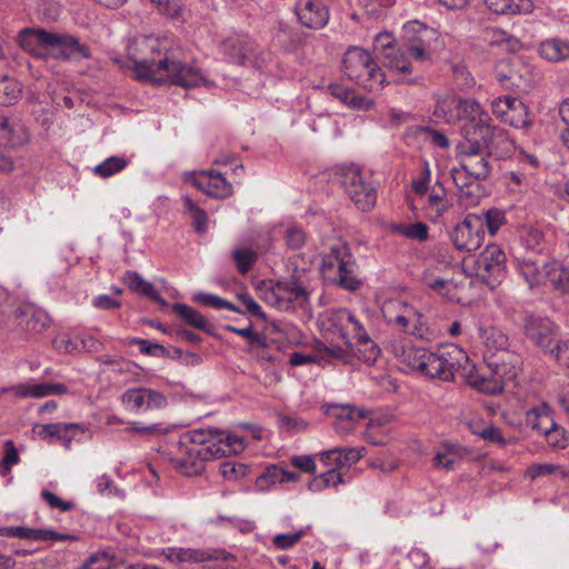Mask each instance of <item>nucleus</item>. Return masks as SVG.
Segmentation results:
<instances>
[{"label":"nucleus","mask_w":569,"mask_h":569,"mask_svg":"<svg viewBox=\"0 0 569 569\" xmlns=\"http://www.w3.org/2000/svg\"><path fill=\"white\" fill-rule=\"evenodd\" d=\"M461 163L478 180L486 179L490 172V163L483 154L463 158Z\"/></svg>","instance_id":"nucleus-50"},{"label":"nucleus","mask_w":569,"mask_h":569,"mask_svg":"<svg viewBox=\"0 0 569 569\" xmlns=\"http://www.w3.org/2000/svg\"><path fill=\"white\" fill-rule=\"evenodd\" d=\"M221 50L231 62L238 64H251L260 68L256 48L252 42L241 38H229L221 44Z\"/></svg>","instance_id":"nucleus-26"},{"label":"nucleus","mask_w":569,"mask_h":569,"mask_svg":"<svg viewBox=\"0 0 569 569\" xmlns=\"http://www.w3.org/2000/svg\"><path fill=\"white\" fill-rule=\"evenodd\" d=\"M162 555L168 561L173 563H198L214 560L222 563H213L207 566L206 569H233L228 563L234 560V556L226 550L170 547L164 549Z\"/></svg>","instance_id":"nucleus-15"},{"label":"nucleus","mask_w":569,"mask_h":569,"mask_svg":"<svg viewBox=\"0 0 569 569\" xmlns=\"http://www.w3.org/2000/svg\"><path fill=\"white\" fill-rule=\"evenodd\" d=\"M408 136L413 137L419 142L430 143L441 149H447L449 147L448 138L442 132L429 127H412L408 130Z\"/></svg>","instance_id":"nucleus-43"},{"label":"nucleus","mask_w":569,"mask_h":569,"mask_svg":"<svg viewBox=\"0 0 569 569\" xmlns=\"http://www.w3.org/2000/svg\"><path fill=\"white\" fill-rule=\"evenodd\" d=\"M124 280L130 290L141 293L154 301L160 300V297L153 284L146 281L139 273L129 271L126 273Z\"/></svg>","instance_id":"nucleus-46"},{"label":"nucleus","mask_w":569,"mask_h":569,"mask_svg":"<svg viewBox=\"0 0 569 569\" xmlns=\"http://www.w3.org/2000/svg\"><path fill=\"white\" fill-rule=\"evenodd\" d=\"M482 221H485L489 233L495 236L507 220L503 210L491 208L483 213Z\"/></svg>","instance_id":"nucleus-58"},{"label":"nucleus","mask_w":569,"mask_h":569,"mask_svg":"<svg viewBox=\"0 0 569 569\" xmlns=\"http://www.w3.org/2000/svg\"><path fill=\"white\" fill-rule=\"evenodd\" d=\"M547 283L546 289L568 293L569 292V267L557 260L546 262Z\"/></svg>","instance_id":"nucleus-34"},{"label":"nucleus","mask_w":569,"mask_h":569,"mask_svg":"<svg viewBox=\"0 0 569 569\" xmlns=\"http://www.w3.org/2000/svg\"><path fill=\"white\" fill-rule=\"evenodd\" d=\"M296 14L299 22L309 29H321L329 21V10L322 0H298Z\"/></svg>","instance_id":"nucleus-23"},{"label":"nucleus","mask_w":569,"mask_h":569,"mask_svg":"<svg viewBox=\"0 0 569 569\" xmlns=\"http://www.w3.org/2000/svg\"><path fill=\"white\" fill-rule=\"evenodd\" d=\"M399 362L411 371L422 376L450 381L463 362H468L466 352L457 346H450L440 351H430L410 343L395 347Z\"/></svg>","instance_id":"nucleus-5"},{"label":"nucleus","mask_w":569,"mask_h":569,"mask_svg":"<svg viewBox=\"0 0 569 569\" xmlns=\"http://www.w3.org/2000/svg\"><path fill=\"white\" fill-rule=\"evenodd\" d=\"M493 114L502 122L522 129L530 126L527 106L518 98L509 94L499 97L491 102Z\"/></svg>","instance_id":"nucleus-20"},{"label":"nucleus","mask_w":569,"mask_h":569,"mask_svg":"<svg viewBox=\"0 0 569 569\" xmlns=\"http://www.w3.org/2000/svg\"><path fill=\"white\" fill-rule=\"evenodd\" d=\"M481 198V188L479 182H472L468 187L458 190V201L465 208L476 207Z\"/></svg>","instance_id":"nucleus-54"},{"label":"nucleus","mask_w":569,"mask_h":569,"mask_svg":"<svg viewBox=\"0 0 569 569\" xmlns=\"http://www.w3.org/2000/svg\"><path fill=\"white\" fill-rule=\"evenodd\" d=\"M121 403L127 411L139 415L164 408L167 398L153 389L131 388L121 395Z\"/></svg>","instance_id":"nucleus-19"},{"label":"nucleus","mask_w":569,"mask_h":569,"mask_svg":"<svg viewBox=\"0 0 569 569\" xmlns=\"http://www.w3.org/2000/svg\"><path fill=\"white\" fill-rule=\"evenodd\" d=\"M540 57L550 62H562L569 59V41L559 38L543 40L539 44Z\"/></svg>","instance_id":"nucleus-37"},{"label":"nucleus","mask_w":569,"mask_h":569,"mask_svg":"<svg viewBox=\"0 0 569 569\" xmlns=\"http://www.w3.org/2000/svg\"><path fill=\"white\" fill-rule=\"evenodd\" d=\"M305 536V529H299L290 533H278L273 537L272 543L279 550H287L297 545Z\"/></svg>","instance_id":"nucleus-59"},{"label":"nucleus","mask_w":569,"mask_h":569,"mask_svg":"<svg viewBox=\"0 0 569 569\" xmlns=\"http://www.w3.org/2000/svg\"><path fill=\"white\" fill-rule=\"evenodd\" d=\"M29 141V131L16 117L0 114V148H16Z\"/></svg>","instance_id":"nucleus-25"},{"label":"nucleus","mask_w":569,"mask_h":569,"mask_svg":"<svg viewBox=\"0 0 569 569\" xmlns=\"http://www.w3.org/2000/svg\"><path fill=\"white\" fill-rule=\"evenodd\" d=\"M383 318L406 333L423 338L427 328L422 322V316L412 306L401 299H389L381 307Z\"/></svg>","instance_id":"nucleus-13"},{"label":"nucleus","mask_w":569,"mask_h":569,"mask_svg":"<svg viewBox=\"0 0 569 569\" xmlns=\"http://www.w3.org/2000/svg\"><path fill=\"white\" fill-rule=\"evenodd\" d=\"M19 43L28 53L44 60L87 57V49L73 36L43 29H24L19 36Z\"/></svg>","instance_id":"nucleus-6"},{"label":"nucleus","mask_w":569,"mask_h":569,"mask_svg":"<svg viewBox=\"0 0 569 569\" xmlns=\"http://www.w3.org/2000/svg\"><path fill=\"white\" fill-rule=\"evenodd\" d=\"M126 432L138 435L141 437H150L164 435L169 431V428L162 423H151L148 426H141L138 422H133L130 427L124 429Z\"/></svg>","instance_id":"nucleus-56"},{"label":"nucleus","mask_w":569,"mask_h":569,"mask_svg":"<svg viewBox=\"0 0 569 569\" xmlns=\"http://www.w3.org/2000/svg\"><path fill=\"white\" fill-rule=\"evenodd\" d=\"M395 230L409 239H416L425 241L428 239V227L423 222H415L410 224H399L395 227Z\"/></svg>","instance_id":"nucleus-55"},{"label":"nucleus","mask_w":569,"mask_h":569,"mask_svg":"<svg viewBox=\"0 0 569 569\" xmlns=\"http://www.w3.org/2000/svg\"><path fill=\"white\" fill-rule=\"evenodd\" d=\"M516 269L520 278L529 287V289L546 290V262L540 266L536 260L531 258H517Z\"/></svg>","instance_id":"nucleus-28"},{"label":"nucleus","mask_w":569,"mask_h":569,"mask_svg":"<svg viewBox=\"0 0 569 569\" xmlns=\"http://www.w3.org/2000/svg\"><path fill=\"white\" fill-rule=\"evenodd\" d=\"M320 330L329 336L341 339L345 345H321L320 350L327 357L346 365L362 361L373 365L381 353L379 346L370 338L361 320L347 309H331L322 312L319 318Z\"/></svg>","instance_id":"nucleus-2"},{"label":"nucleus","mask_w":569,"mask_h":569,"mask_svg":"<svg viewBox=\"0 0 569 569\" xmlns=\"http://www.w3.org/2000/svg\"><path fill=\"white\" fill-rule=\"evenodd\" d=\"M550 353L561 366L569 368V339L557 340Z\"/></svg>","instance_id":"nucleus-64"},{"label":"nucleus","mask_w":569,"mask_h":569,"mask_svg":"<svg viewBox=\"0 0 569 569\" xmlns=\"http://www.w3.org/2000/svg\"><path fill=\"white\" fill-rule=\"evenodd\" d=\"M222 477L230 481H237L250 473V468L241 462L226 461L220 466Z\"/></svg>","instance_id":"nucleus-53"},{"label":"nucleus","mask_w":569,"mask_h":569,"mask_svg":"<svg viewBox=\"0 0 569 569\" xmlns=\"http://www.w3.org/2000/svg\"><path fill=\"white\" fill-rule=\"evenodd\" d=\"M22 96L21 83L9 76H0V106L16 104Z\"/></svg>","instance_id":"nucleus-44"},{"label":"nucleus","mask_w":569,"mask_h":569,"mask_svg":"<svg viewBox=\"0 0 569 569\" xmlns=\"http://www.w3.org/2000/svg\"><path fill=\"white\" fill-rule=\"evenodd\" d=\"M340 483H343L341 472L337 470H327L326 472L313 477L308 483V489L312 492H321L330 487H337Z\"/></svg>","instance_id":"nucleus-45"},{"label":"nucleus","mask_w":569,"mask_h":569,"mask_svg":"<svg viewBox=\"0 0 569 569\" xmlns=\"http://www.w3.org/2000/svg\"><path fill=\"white\" fill-rule=\"evenodd\" d=\"M156 8V10L166 17L178 19L181 17L183 6L170 0H149Z\"/></svg>","instance_id":"nucleus-61"},{"label":"nucleus","mask_w":569,"mask_h":569,"mask_svg":"<svg viewBox=\"0 0 569 569\" xmlns=\"http://www.w3.org/2000/svg\"><path fill=\"white\" fill-rule=\"evenodd\" d=\"M517 233L521 247L527 251L545 253L550 248L551 239L549 233L539 227L531 224L521 226Z\"/></svg>","instance_id":"nucleus-29"},{"label":"nucleus","mask_w":569,"mask_h":569,"mask_svg":"<svg viewBox=\"0 0 569 569\" xmlns=\"http://www.w3.org/2000/svg\"><path fill=\"white\" fill-rule=\"evenodd\" d=\"M327 412L331 413L337 418L335 428L340 433H347L355 429L357 422L366 417V412L362 409H357L350 406H337L332 405L329 407Z\"/></svg>","instance_id":"nucleus-32"},{"label":"nucleus","mask_w":569,"mask_h":569,"mask_svg":"<svg viewBox=\"0 0 569 569\" xmlns=\"http://www.w3.org/2000/svg\"><path fill=\"white\" fill-rule=\"evenodd\" d=\"M548 445L555 449H565L569 445V436L566 430L559 427L555 421L551 428L543 430Z\"/></svg>","instance_id":"nucleus-52"},{"label":"nucleus","mask_w":569,"mask_h":569,"mask_svg":"<svg viewBox=\"0 0 569 569\" xmlns=\"http://www.w3.org/2000/svg\"><path fill=\"white\" fill-rule=\"evenodd\" d=\"M3 392H11L19 398H44L60 396L68 392V388L59 382H38L33 379L3 388Z\"/></svg>","instance_id":"nucleus-24"},{"label":"nucleus","mask_w":569,"mask_h":569,"mask_svg":"<svg viewBox=\"0 0 569 569\" xmlns=\"http://www.w3.org/2000/svg\"><path fill=\"white\" fill-rule=\"evenodd\" d=\"M260 297L269 306L282 311L302 308L308 302L307 290L296 281L262 282L259 287Z\"/></svg>","instance_id":"nucleus-11"},{"label":"nucleus","mask_w":569,"mask_h":569,"mask_svg":"<svg viewBox=\"0 0 569 569\" xmlns=\"http://www.w3.org/2000/svg\"><path fill=\"white\" fill-rule=\"evenodd\" d=\"M330 96L337 98L343 104L359 110H369L372 101L357 96L353 90L341 84H329L327 88Z\"/></svg>","instance_id":"nucleus-40"},{"label":"nucleus","mask_w":569,"mask_h":569,"mask_svg":"<svg viewBox=\"0 0 569 569\" xmlns=\"http://www.w3.org/2000/svg\"><path fill=\"white\" fill-rule=\"evenodd\" d=\"M184 210L192 219L193 227L198 233H204L208 230V216L189 196L182 197Z\"/></svg>","instance_id":"nucleus-47"},{"label":"nucleus","mask_w":569,"mask_h":569,"mask_svg":"<svg viewBox=\"0 0 569 569\" xmlns=\"http://www.w3.org/2000/svg\"><path fill=\"white\" fill-rule=\"evenodd\" d=\"M461 121H465L463 133L469 137L470 132L479 134L486 144H495V139L502 143L501 154H509L513 143L507 133L491 123V118L481 104L475 99H465L461 112Z\"/></svg>","instance_id":"nucleus-7"},{"label":"nucleus","mask_w":569,"mask_h":569,"mask_svg":"<svg viewBox=\"0 0 569 569\" xmlns=\"http://www.w3.org/2000/svg\"><path fill=\"white\" fill-rule=\"evenodd\" d=\"M431 172L428 162L423 163L420 176L412 182V189L417 196H425L429 189Z\"/></svg>","instance_id":"nucleus-63"},{"label":"nucleus","mask_w":569,"mask_h":569,"mask_svg":"<svg viewBox=\"0 0 569 569\" xmlns=\"http://www.w3.org/2000/svg\"><path fill=\"white\" fill-rule=\"evenodd\" d=\"M247 437L217 429H193L184 432L172 448L171 461L186 476L199 475L204 462L244 450Z\"/></svg>","instance_id":"nucleus-3"},{"label":"nucleus","mask_w":569,"mask_h":569,"mask_svg":"<svg viewBox=\"0 0 569 569\" xmlns=\"http://www.w3.org/2000/svg\"><path fill=\"white\" fill-rule=\"evenodd\" d=\"M507 257L497 244H489L477 259V272L482 280L495 288L506 276Z\"/></svg>","instance_id":"nucleus-17"},{"label":"nucleus","mask_w":569,"mask_h":569,"mask_svg":"<svg viewBox=\"0 0 569 569\" xmlns=\"http://www.w3.org/2000/svg\"><path fill=\"white\" fill-rule=\"evenodd\" d=\"M276 483H280L277 465L268 466L266 471L256 479V488L259 491H267Z\"/></svg>","instance_id":"nucleus-60"},{"label":"nucleus","mask_w":569,"mask_h":569,"mask_svg":"<svg viewBox=\"0 0 569 569\" xmlns=\"http://www.w3.org/2000/svg\"><path fill=\"white\" fill-rule=\"evenodd\" d=\"M526 337L536 346L550 352L555 347L557 326L548 318L529 317L525 323Z\"/></svg>","instance_id":"nucleus-22"},{"label":"nucleus","mask_w":569,"mask_h":569,"mask_svg":"<svg viewBox=\"0 0 569 569\" xmlns=\"http://www.w3.org/2000/svg\"><path fill=\"white\" fill-rule=\"evenodd\" d=\"M341 248H331V254L325 257L320 267L322 276L337 282L343 288L356 289L359 284L355 276V263L351 257L346 252H341Z\"/></svg>","instance_id":"nucleus-16"},{"label":"nucleus","mask_w":569,"mask_h":569,"mask_svg":"<svg viewBox=\"0 0 569 569\" xmlns=\"http://www.w3.org/2000/svg\"><path fill=\"white\" fill-rule=\"evenodd\" d=\"M342 68L350 80L369 91H378L387 82L386 74L370 52L359 47H352L346 51Z\"/></svg>","instance_id":"nucleus-8"},{"label":"nucleus","mask_w":569,"mask_h":569,"mask_svg":"<svg viewBox=\"0 0 569 569\" xmlns=\"http://www.w3.org/2000/svg\"><path fill=\"white\" fill-rule=\"evenodd\" d=\"M463 100L453 94H439L436 97L433 117L446 123L461 121Z\"/></svg>","instance_id":"nucleus-30"},{"label":"nucleus","mask_w":569,"mask_h":569,"mask_svg":"<svg viewBox=\"0 0 569 569\" xmlns=\"http://www.w3.org/2000/svg\"><path fill=\"white\" fill-rule=\"evenodd\" d=\"M478 333L482 343L486 362H489V360L500 361L507 363L508 367L517 365V372L519 371L520 359L510 352L509 337L501 329L480 321L478 323Z\"/></svg>","instance_id":"nucleus-14"},{"label":"nucleus","mask_w":569,"mask_h":569,"mask_svg":"<svg viewBox=\"0 0 569 569\" xmlns=\"http://www.w3.org/2000/svg\"><path fill=\"white\" fill-rule=\"evenodd\" d=\"M232 257L241 273H246L257 259L256 252L249 248H236Z\"/></svg>","instance_id":"nucleus-57"},{"label":"nucleus","mask_w":569,"mask_h":569,"mask_svg":"<svg viewBox=\"0 0 569 569\" xmlns=\"http://www.w3.org/2000/svg\"><path fill=\"white\" fill-rule=\"evenodd\" d=\"M449 208V202L446 198V192L442 186L437 182L429 192L427 200L422 207L425 214L430 220L436 221Z\"/></svg>","instance_id":"nucleus-36"},{"label":"nucleus","mask_w":569,"mask_h":569,"mask_svg":"<svg viewBox=\"0 0 569 569\" xmlns=\"http://www.w3.org/2000/svg\"><path fill=\"white\" fill-rule=\"evenodd\" d=\"M172 310L189 326L209 332L211 325L199 311L184 303H173Z\"/></svg>","instance_id":"nucleus-42"},{"label":"nucleus","mask_w":569,"mask_h":569,"mask_svg":"<svg viewBox=\"0 0 569 569\" xmlns=\"http://www.w3.org/2000/svg\"><path fill=\"white\" fill-rule=\"evenodd\" d=\"M467 142L461 143L459 146L460 154L463 158L467 157H478L483 154L485 150H488V153H495L497 157L502 158L508 154H501L502 152V143L499 139H495V144H486L485 141L480 138L479 134H475L470 132L469 137H466Z\"/></svg>","instance_id":"nucleus-33"},{"label":"nucleus","mask_w":569,"mask_h":569,"mask_svg":"<svg viewBox=\"0 0 569 569\" xmlns=\"http://www.w3.org/2000/svg\"><path fill=\"white\" fill-rule=\"evenodd\" d=\"M341 183L346 193L361 211H368L376 204L377 192L372 176L357 166L340 170Z\"/></svg>","instance_id":"nucleus-10"},{"label":"nucleus","mask_w":569,"mask_h":569,"mask_svg":"<svg viewBox=\"0 0 569 569\" xmlns=\"http://www.w3.org/2000/svg\"><path fill=\"white\" fill-rule=\"evenodd\" d=\"M188 181L212 198L223 199L232 193L231 183L220 172L214 170L191 173Z\"/></svg>","instance_id":"nucleus-21"},{"label":"nucleus","mask_w":569,"mask_h":569,"mask_svg":"<svg viewBox=\"0 0 569 569\" xmlns=\"http://www.w3.org/2000/svg\"><path fill=\"white\" fill-rule=\"evenodd\" d=\"M436 39V31L420 21H408L402 27V44L393 43L388 33L378 34L376 50H380L383 66L399 74L402 80L411 74L416 64L431 60V41Z\"/></svg>","instance_id":"nucleus-4"},{"label":"nucleus","mask_w":569,"mask_h":569,"mask_svg":"<svg viewBox=\"0 0 569 569\" xmlns=\"http://www.w3.org/2000/svg\"><path fill=\"white\" fill-rule=\"evenodd\" d=\"M193 301L201 303L203 306H208L214 309H228L231 311L240 312L239 308L233 306L231 302L227 301L226 299L212 295V293H206V292H198L193 296Z\"/></svg>","instance_id":"nucleus-51"},{"label":"nucleus","mask_w":569,"mask_h":569,"mask_svg":"<svg viewBox=\"0 0 569 569\" xmlns=\"http://www.w3.org/2000/svg\"><path fill=\"white\" fill-rule=\"evenodd\" d=\"M482 217L470 213L456 226L451 232V241L459 251L471 252L479 249L485 239Z\"/></svg>","instance_id":"nucleus-18"},{"label":"nucleus","mask_w":569,"mask_h":569,"mask_svg":"<svg viewBox=\"0 0 569 569\" xmlns=\"http://www.w3.org/2000/svg\"><path fill=\"white\" fill-rule=\"evenodd\" d=\"M460 460V456L457 452L455 446L443 445L433 457V465L437 468L446 470H452L456 468Z\"/></svg>","instance_id":"nucleus-48"},{"label":"nucleus","mask_w":569,"mask_h":569,"mask_svg":"<svg viewBox=\"0 0 569 569\" xmlns=\"http://www.w3.org/2000/svg\"><path fill=\"white\" fill-rule=\"evenodd\" d=\"M488 9L497 14L529 13L533 9L531 0H485Z\"/></svg>","instance_id":"nucleus-39"},{"label":"nucleus","mask_w":569,"mask_h":569,"mask_svg":"<svg viewBox=\"0 0 569 569\" xmlns=\"http://www.w3.org/2000/svg\"><path fill=\"white\" fill-rule=\"evenodd\" d=\"M17 320L18 326L22 330L32 333L43 332L51 321L49 315L44 310L33 307L19 309L17 311Z\"/></svg>","instance_id":"nucleus-31"},{"label":"nucleus","mask_w":569,"mask_h":569,"mask_svg":"<svg viewBox=\"0 0 569 569\" xmlns=\"http://www.w3.org/2000/svg\"><path fill=\"white\" fill-rule=\"evenodd\" d=\"M451 272L450 263L432 261L422 274V282L433 292L442 296L449 301L465 303L467 297L465 287L449 278Z\"/></svg>","instance_id":"nucleus-12"},{"label":"nucleus","mask_w":569,"mask_h":569,"mask_svg":"<svg viewBox=\"0 0 569 569\" xmlns=\"http://www.w3.org/2000/svg\"><path fill=\"white\" fill-rule=\"evenodd\" d=\"M451 178L458 190L463 189L469 184H472V182L479 181L471 173H469V171L462 166V163L459 167H455L451 169Z\"/></svg>","instance_id":"nucleus-62"},{"label":"nucleus","mask_w":569,"mask_h":569,"mask_svg":"<svg viewBox=\"0 0 569 569\" xmlns=\"http://www.w3.org/2000/svg\"><path fill=\"white\" fill-rule=\"evenodd\" d=\"M365 448H333L318 455L319 460L328 470L340 471L343 467H349L358 462Z\"/></svg>","instance_id":"nucleus-27"},{"label":"nucleus","mask_w":569,"mask_h":569,"mask_svg":"<svg viewBox=\"0 0 569 569\" xmlns=\"http://www.w3.org/2000/svg\"><path fill=\"white\" fill-rule=\"evenodd\" d=\"M174 39L166 34H137L128 39L127 58L137 79L184 88L213 83L201 69L173 58Z\"/></svg>","instance_id":"nucleus-1"},{"label":"nucleus","mask_w":569,"mask_h":569,"mask_svg":"<svg viewBox=\"0 0 569 569\" xmlns=\"http://www.w3.org/2000/svg\"><path fill=\"white\" fill-rule=\"evenodd\" d=\"M128 166V160L122 157H109L93 168V173L101 178L112 177Z\"/></svg>","instance_id":"nucleus-49"},{"label":"nucleus","mask_w":569,"mask_h":569,"mask_svg":"<svg viewBox=\"0 0 569 569\" xmlns=\"http://www.w3.org/2000/svg\"><path fill=\"white\" fill-rule=\"evenodd\" d=\"M525 426L531 428L538 433L553 426V418L550 415L549 407L545 403L533 407L526 412Z\"/></svg>","instance_id":"nucleus-41"},{"label":"nucleus","mask_w":569,"mask_h":569,"mask_svg":"<svg viewBox=\"0 0 569 569\" xmlns=\"http://www.w3.org/2000/svg\"><path fill=\"white\" fill-rule=\"evenodd\" d=\"M52 343L58 351L63 353H72L84 349L90 351L97 350V341L91 337L88 339L80 337L72 338L68 333H60L53 339Z\"/></svg>","instance_id":"nucleus-38"},{"label":"nucleus","mask_w":569,"mask_h":569,"mask_svg":"<svg viewBox=\"0 0 569 569\" xmlns=\"http://www.w3.org/2000/svg\"><path fill=\"white\" fill-rule=\"evenodd\" d=\"M34 431L42 439L58 438L69 443L78 435V432H82L83 429L77 423L58 422L38 425L34 428Z\"/></svg>","instance_id":"nucleus-35"},{"label":"nucleus","mask_w":569,"mask_h":569,"mask_svg":"<svg viewBox=\"0 0 569 569\" xmlns=\"http://www.w3.org/2000/svg\"><path fill=\"white\" fill-rule=\"evenodd\" d=\"M486 368H465L467 383L478 391L497 395L503 391L507 382L513 380L517 372V365L509 367L505 362L489 360Z\"/></svg>","instance_id":"nucleus-9"}]
</instances>
